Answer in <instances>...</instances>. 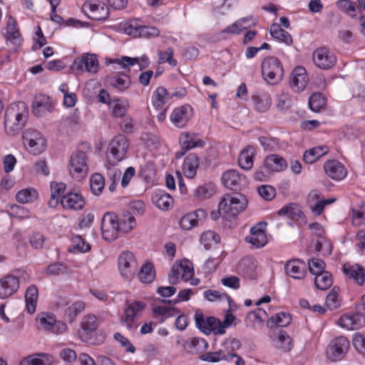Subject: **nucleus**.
I'll list each match as a JSON object with an SVG mask.
<instances>
[{
  "mask_svg": "<svg viewBox=\"0 0 365 365\" xmlns=\"http://www.w3.org/2000/svg\"><path fill=\"white\" fill-rule=\"evenodd\" d=\"M312 58L314 63L322 69L331 68L336 61L335 56L324 47L316 49Z\"/></svg>",
  "mask_w": 365,
  "mask_h": 365,
  "instance_id": "nucleus-16",
  "label": "nucleus"
},
{
  "mask_svg": "<svg viewBox=\"0 0 365 365\" xmlns=\"http://www.w3.org/2000/svg\"><path fill=\"white\" fill-rule=\"evenodd\" d=\"M247 202L245 197L240 193L227 194L219 203V215L226 219L234 218L245 209Z\"/></svg>",
  "mask_w": 365,
  "mask_h": 365,
  "instance_id": "nucleus-2",
  "label": "nucleus"
},
{
  "mask_svg": "<svg viewBox=\"0 0 365 365\" xmlns=\"http://www.w3.org/2000/svg\"><path fill=\"white\" fill-rule=\"evenodd\" d=\"M19 287V279L8 274L0 280V298L6 299L15 293Z\"/></svg>",
  "mask_w": 365,
  "mask_h": 365,
  "instance_id": "nucleus-19",
  "label": "nucleus"
},
{
  "mask_svg": "<svg viewBox=\"0 0 365 365\" xmlns=\"http://www.w3.org/2000/svg\"><path fill=\"white\" fill-rule=\"evenodd\" d=\"M179 266L180 267V268L182 269L180 270L181 279L185 282L191 280L194 275L192 263L187 259H184L179 263Z\"/></svg>",
  "mask_w": 365,
  "mask_h": 365,
  "instance_id": "nucleus-57",
  "label": "nucleus"
},
{
  "mask_svg": "<svg viewBox=\"0 0 365 365\" xmlns=\"http://www.w3.org/2000/svg\"><path fill=\"white\" fill-rule=\"evenodd\" d=\"M105 185L104 178L98 173L91 175L90 180V186L91 191L94 195H98L101 193Z\"/></svg>",
  "mask_w": 365,
  "mask_h": 365,
  "instance_id": "nucleus-56",
  "label": "nucleus"
},
{
  "mask_svg": "<svg viewBox=\"0 0 365 365\" xmlns=\"http://www.w3.org/2000/svg\"><path fill=\"white\" fill-rule=\"evenodd\" d=\"M179 142L182 150L187 151L190 149L202 147L204 142L197 138V135L194 133H183L180 135Z\"/></svg>",
  "mask_w": 365,
  "mask_h": 365,
  "instance_id": "nucleus-33",
  "label": "nucleus"
},
{
  "mask_svg": "<svg viewBox=\"0 0 365 365\" xmlns=\"http://www.w3.org/2000/svg\"><path fill=\"white\" fill-rule=\"evenodd\" d=\"M284 269L288 276L295 279H302L307 274V266L299 259L288 261L284 265Z\"/></svg>",
  "mask_w": 365,
  "mask_h": 365,
  "instance_id": "nucleus-24",
  "label": "nucleus"
},
{
  "mask_svg": "<svg viewBox=\"0 0 365 365\" xmlns=\"http://www.w3.org/2000/svg\"><path fill=\"white\" fill-rule=\"evenodd\" d=\"M351 222L356 227L365 223V210L351 209Z\"/></svg>",
  "mask_w": 365,
  "mask_h": 365,
  "instance_id": "nucleus-64",
  "label": "nucleus"
},
{
  "mask_svg": "<svg viewBox=\"0 0 365 365\" xmlns=\"http://www.w3.org/2000/svg\"><path fill=\"white\" fill-rule=\"evenodd\" d=\"M54 103L49 96H36L32 103V113L38 117H43L53 112Z\"/></svg>",
  "mask_w": 365,
  "mask_h": 365,
  "instance_id": "nucleus-14",
  "label": "nucleus"
},
{
  "mask_svg": "<svg viewBox=\"0 0 365 365\" xmlns=\"http://www.w3.org/2000/svg\"><path fill=\"white\" fill-rule=\"evenodd\" d=\"M223 185L232 190H241L247 186V178L235 170L225 171L222 176Z\"/></svg>",
  "mask_w": 365,
  "mask_h": 365,
  "instance_id": "nucleus-12",
  "label": "nucleus"
},
{
  "mask_svg": "<svg viewBox=\"0 0 365 365\" xmlns=\"http://www.w3.org/2000/svg\"><path fill=\"white\" fill-rule=\"evenodd\" d=\"M170 92L164 87H158L153 92L152 96L153 105L156 110L164 108L165 104L170 99Z\"/></svg>",
  "mask_w": 365,
  "mask_h": 365,
  "instance_id": "nucleus-37",
  "label": "nucleus"
},
{
  "mask_svg": "<svg viewBox=\"0 0 365 365\" xmlns=\"http://www.w3.org/2000/svg\"><path fill=\"white\" fill-rule=\"evenodd\" d=\"M38 198V192L34 188H26L19 190L16 195V200L21 203H30Z\"/></svg>",
  "mask_w": 365,
  "mask_h": 365,
  "instance_id": "nucleus-46",
  "label": "nucleus"
},
{
  "mask_svg": "<svg viewBox=\"0 0 365 365\" xmlns=\"http://www.w3.org/2000/svg\"><path fill=\"white\" fill-rule=\"evenodd\" d=\"M118 225L121 233L126 234L134 230L137 223L134 216L130 212H125L118 217Z\"/></svg>",
  "mask_w": 365,
  "mask_h": 365,
  "instance_id": "nucleus-34",
  "label": "nucleus"
},
{
  "mask_svg": "<svg viewBox=\"0 0 365 365\" xmlns=\"http://www.w3.org/2000/svg\"><path fill=\"white\" fill-rule=\"evenodd\" d=\"M68 172L72 178L81 180L88 173V155L82 150H77L71 155Z\"/></svg>",
  "mask_w": 365,
  "mask_h": 365,
  "instance_id": "nucleus-5",
  "label": "nucleus"
},
{
  "mask_svg": "<svg viewBox=\"0 0 365 365\" xmlns=\"http://www.w3.org/2000/svg\"><path fill=\"white\" fill-rule=\"evenodd\" d=\"M61 204L65 210L76 211L83 208L85 200L81 195L69 192L61 196Z\"/></svg>",
  "mask_w": 365,
  "mask_h": 365,
  "instance_id": "nucleus-21",
  "label": "nucleus"
},
{
  "mask_svg": "<svg viewBox=\"0 0 365 365\" xmlns=\"http://www.w3.org/2000/svg\"><path fill=\"white\" fill-rule=\"evenodd\" d=\"M230 356L231 355H229V350H226L223 347L218 351L207 352L206 354H202L200 356V359L205 361L216 363L222 361H227V359H228Z\"/></svg>",
  "mask_w": 365,
  "mask_h": 365,
  "instance_id": "nucleus-41",
  "label": "nucleus"
},
{
  "mask_svg": "<svg viewBox=\"0 0 365 365\" xmlns=\"http://www.w3.org/2000/svg\"><path fill=\"white\" fill-rule=\"evenodd\" d=\"M270 34L276 39L279 40L287 44H291L292 43V38L290 34L282 29L279 24H274L270 27Z\"/></svg>",
  "mask_w": 365,
  "mask_h": 365,
  "instance_id": "nucleus-45",
  "label": "nucleus"
},
{
  "mask_svg": "<svg viewBox=\"0 0 365 365\" xmlns=\"http://www.w3.org/2000/svg\"><path fill=\"white\" fill-rule=\"evenodd\" d=\"M261 72L264 80L270 85L279 83L284 76L281 61L274 56L267 57L262 61Z\"/></svg>",
  "mask_w": 365,
  "mask_h": 365,
  "instance_id": "nucleus-3",
  "label": "nucleus"
},
{
  "mask_svg": "<svg viewBox=\"0 0 365 365\" xmlns=\"http://www.w3.org/2000/svg\"><path fill=\"white\" fill-rule=\"evenodd\" d=\"M24 145L34 155L43 153L46 147V141L42 134L34 129H28L23 134Z\"/></svg>",
  "mask_w": 365,
  "mask_h": 365,
  "instance_id": "nucleus-9",
  "label": "nucleus"
},
{
  "mask_svg": "<svg viewBox=\"0 0 365 365\" xmlns=\"http://www.w3.org/2000/svg\"><path fill=\"white\" fill-rule=\"evenodd\" d=\"M343 272L349 279H352L359 285L364 284L361 275L362 267L359 264H345L343 267Z\"/></svg>",
  "mask_w": 365,
  "mask_h": 365,
  "instance_id": "nucleus-39",
  "label": "nucleus"
},
{
  "mask_svg": "<svg viewBox=\"0 0 365 365\" xmlns=\"http://www.w3.org/2000/svg\"><path fill=\"white\" fill-rule=\"evenodd\" d=\"M101 233L107 242H113L122 234L118 225V216L112 212L106 213L101 220Z\"/></svg>",
  "mask_w": 365,
  "mask_h": 365,
  "instance_id": "nucleus-8",
  "label": "nucleus"
},
{
  "mask_svg": "<svg viewBox=\"0 0 365 365\" xmlns=\"http://www.w3.org/2000/svg\"><path fill=\"white\" fill-rule=\"evenodd\" d=\"M332 283V275L329 272L325 271L315 275L314 284L319 289L327 290L331 286Z\"/></svg>",
  "mask_w": 365,
  "mask_h": 365,
  "instance_id": "nucleus-44",
  "label": "nucleus"
},
{
  "mask_svg": "<svg viewBox=\"0 0 365 365\" xmlns=\"http://www.w3.org/2000/svg\"><path fill=\"white\" fill-rule=\"evenodd\" d=\"M153 200L156 206L163 210H169L173 202L172 197L168 193H156L153 197Z\"/></svg>",
  "mask_w": 365,
  "mask_h": 365,
  "instance_id": "nucleus-47",
  "label": "nucleus"
},
{
  "mask_svg": "<svg viewBox=\"0 0 365 365\" xmlns=\"http://www.w3.org/2000/svg\"><path fill=\"white\" fill-rule=\"evenodd\" d=\"M257 266V262L254 258L246 257L240 261L237 272L245 277L253 278L255 277Z\"/></svg>",
  "mask_w": 365,
  "mask_h": 365,
  "instance_id": "nucleus-28",
  "label": "nucleus"
},
{
  "mask_svg": "<svg viewBox=\"0 0 365 365\" xmlns=\"http://www.w3.org/2000/svg\"><path fill=\"white\" fill-rule=\"evenodd\" d=\"M309 272L314 275L322 273L324 271L325 263L319 259H312L308 262Z\"/></svg>",
  "mask_w": 365,
  "mask_h": 365,
  "instance_id": "nucleus-62",
  "label": "nucleus"
},
{
  "mask_svg": "<svg viewBox=\"0 0 365 365\" xmlns=\"http://www.w3.org/2000/svg\"><path fill=\"white\" fill-rule=\"evenodd\" d=\"M109 107L112 110V114L114 117L121 118L125 115L129 106L128 101H120L118 99H114L108 102Z\"/></svg>",
  "mask_w": 365,
  "mask_h": 365,
  "instance_id": "nucleus-50",
  "label": "nucleus"
},
{
  "mask_svg": "<svg viewBox=\"0 0 365 365\" xmlns=\"http://www.w3.org/2000/svg\"><path fill=\"white\" fill-rule=\"evenodd\" d=\"M264 166L269 171L281 172L286 169L287 164L282 157L272 154L265 158Z\"/></svg>",
  "mask_w": 365,
  "mask_h": 365,
  "instance_id": "nucleus-29",
  "label": "nucleus"
},
{
  "mask_svg": "<svg viewBox=\"0 0 365 365\" xmlns=\"http://www.w3.org/2000/svg\"><path fill=\"white\" fill-rule=\"evenodd\" d=\"M29 115L27 106L19 101L11 103L6 110L4 128L9 135L18 133L25 125Z\"/></svg>",
  "mask_w": 365,
  "mask_h": 365,
  "instance_id": "nucleus-1",
  "label": "nucleus"
},
{
  "mask_svg": "<svg viewBox=\"0 0 365 365\" xmlns=\"http://www.w3.org/2000/svg\"><path fill=\"white\" fill-rule=\"evenodd\" d=\"M349 349V341L344 336L332 339L326 349L327 357L331 361H340L344 358Z\"/></svg>",
  "mask_w": 365,
  "mask_h": 365,
  "instance_id": "nucleus-10",
  "label": "nucleus"
},
{
  "mask_svg": "<svg viewBox=\"0 0 365 365\" xmlns=\"http://www.w3.org/2000/svg\"><path fill=\"white\" fill-rule=\"evenodd\" d=\"M339 9L346 13L351 18H355L359 11L356 4L349 0H339L336 3Z\"/></svg>",
  "mask_w": 365,
  "mask_h": 365,
  "instance_id": "nucleus-49",
  "label": "nucleus"
},
{
  "mask_svg": "<svg viewBox=\"0 0 365 365\" xmlns=\"http://www.w3.org/2000/svg\"><path fill=\"white\" fill-rule=\"evenodd\" d=\"M279 216H286L289 219L297 221L302 216V212L299 205L295 203H289L284 205L278 211Z\"/></svg>",
  "mask_w": 365,
  "mask_h": 365,
  "instance_id": "nucleus-42",
  "label": "nucleus"
},
{
  "mask_svg": "<svg viewBox=\"0 0 365 365\" xmlns=\"http://www.w3.org/2000/svg\"><path fill=\"white\" fill-rule=\"evenodd\" d=\"M324 170L326 175L334 180H341L347 175L344 165L335 160L327 161L324 165Z\"/></svg>",
  "mask_w": 365,
  "mask_h": 365,
  "instance_id": "nucleus-20",
  "label": "nucleus"
},
{
  "mask_svg": "<svg viewBox=\"0 0 365 365\" xmlns=\"http://www.w3.org/2000/svg\"><path fill=\"white\" fill-rule=\"evenodd\" d=\"M267 224L259 222L250 229V235L245 238V241L250 243L255 248L264 247L267 243V238L264 229Z\"/></svg>",
  "mask_w": 365,
  "mask_h": 365,
  "instance_id": "nucleus-15",
  "label": "nucleus"
},
{
  "mask_svg": "<svg viewBox=\"0 0 365 365\" xmlns=\"http://www.w3.org/2000/svg\"><path fill=\"white\" fill-rule=\"evenodd\" d=\"M275 346L283 352L291 350L292 347V339L284 331H281L277 337Z\"/></svg>",
  "mask_w": 365,
  "mask_h": 365,
  "instance_id": "nucleus-53",
  "label": "nucleus"
},
{
  "mask_svg": "<svg viewBox=\"0 0 365 365\" xmlns=\"http://www.w3.org/2000/svg\"><path fill=\"white\" fill-rule=\"evenodd\" d=\"M329 148L326 145H319L306 150L304 153V160L306 163L312 164L320 157L327 154Z\"/></svg>",
  "mask_w": 365,
  "mask_h": 365,
  "instance_id": "nucleus-40",
  "label": "nucleus"
},
{
  "mask_svg": "<svg viewBox=\"0 0 365 365\" xmlns=\"http://www.w3.org/2000/svg\"><path fill=\"white\" fill-rule=\"evenodd\" d=\"M38 327L45 330H52L56 324V317L51 313H42L37 318Z\"/></svg>",
  "mask_w": 365,
  "mask_h": 365,
  "instance_id": "nucleus-51",
  "label": "nucleus"
},
{
  "mask_svg": "<svg viewBox=\"0 0 365 365\" xmlns=\"http://www.w3.org/2000/svg\"><path fill=\"white\" fill-rule=\"evenodd\" d=\"M352 344L359 354H365V336L360 333L355 334Z\"/></svg>",
  "mask_w": 365,
  "mask_h": 365,
  "instance_id": "nucleus-63",
  "label": "nucleus"
},
{
  "mask_svg": "<svg viewBox=\"0 0 365 365\" xmlns=\"http://www.w3.org/2000/svg\"><path fill=\"white\" fill-rule=\"evenodd\" d=\"M309 108L314 112H319L325 106V98L320 93H313L309 101Z\"/></svg>",
  "mask_w": 365,
  "mask_h": 365,
  "instance_id": "nucleus-58",
  "label": "nucleus"
},
{
  "mask_svg": "<svg viewBox=\"0 0 365 365\" xmlns=\"http://www.w3.org/2000/svg\"><path fill=\"white\" fill-rule=\"evenodd\" d=\"M189 107L182 106L175 108L170 115L171 122L178 128L184 127L188 121Z\"/></svg>",
  "mask_w": 365,
  "mask_h": 365,
  "instance_id": "nucleus-32",
  "label": "nucleus"
},
{
  "mask_svg": "<svg viewBox=\"0 0 365 365\" xmlns=\"http://www.w3.org/2000/svg\"><path fill=\"white\" fill-rule=\"evenodd\" d=\"M207 217V212L203 209H197L193 212L185 215L180 221V227L185 230H190L197 226L199 222Z\"/></svg>",
  "mask_w": 365,
  "mask_h": 365,
  "instance_id": "nucleus-22",
  "label": "nucleus"
},
{
  "mask_svg": "<svg viewBox=\"0 0 365 365\" xmlns=\"http://www.w3.org/2000/svg\"><path fill=\"white\" fill-rule=\"evenodd\" d=\"M308 83V76L306 70L302 66L296 67L292 72L289 78V85L295 92L302 91Z\"/></svg>",
  "mask_w": 365,
  "mask_h": 365,
  "instance_id": "nucleus-18",
  "label": "nucleus"
},
{
  "mask_svg": "<svg viewBox=\"0 0 365 365\" xmlns=\"http://www.w3.org/2000/svg\"><path fill=\"white\" fill-rule=\"evenodd\" d=\"M98 327L97 319L94 315H86L83 317L81 322V328L78 330V336L83 341H88L91 335Z\"/></svg>",
  "mask_w": 365,
  "mask_h": 365,
  "instance_id": "nucleus-23",
  "label": "nucleus"
},
{
  "mask_svg": "<svg viewBox=\"0 0 365 365\" xmlns=\"http://www.w3.org/2000/svg\"><path fill=\"white\" fill-rule=\"evenodd\" d=\"M53 357L45 353H36L23 357L19 365H53Z\"/></svg>",
  "mask_w": 365,
  "mask_h": 365,
  "instance_id": "nucleus-25",
  "label": "nucleus"
},
{
  "mask_svg": "<svg viewBox=\"0 0 365 365\" xmlns=\"http://www.w3.org/2000/svg\"><path fill=\"white\" fill-rule=\"evenodd\" d=\"M138 278L143 283H150L155 279V272L151 263L143 264L138 272Z\"/></svg>",
  "mask_w": 365,
  "mask_h": 365,
  "instance_id": "nucleus-54",
  "label": "nucleus"
},
{
  "mask_svg": "<svg viewBox=\"0 0 365 365\" xmlns=\"http://www.w3.org/2000/svg\"><path fill=\"white\" fill-rule=\"evenodd\" d=\"M183 346L187 352L197 354L205 351L208 347V344L202 338L193 337L186 341Z\"/></svg>",
  "mask_w": 365,
  "mask_h": 365,
  "instance_id": "nucleus-30",
  "label": "nucleus"
},
{
  "mask_svg": "<svg viewBox=\"0 0 365 365\" xmlns=\"http://www.w3.org/2000/svg\"><path fill=\"white\" fill-rule=\"evenodd\" d=\"M255 149L253 146L248 145L243 149L238 157L239 165L245 170H250L253 166V157Z\"/></svg>",
  "mask_w": 365,
  "mask_h": 365,
  "instance_id": "nucleus-35",
  "label": "nucleus"
},
{
  "mask_svg": "<svg viewBox=\"0 0 365 365\" xmlns=\"http://www.w3.org/2000/svg\"><path fill=\"white\" fill-rule=\"evenodd\" d=\"M108 83L119 91H123L130 86V77L126 74H114L107 78Z\"/></svg>",
  "mask_w": 365,
  "mask_h": 365,
  "instance_id": "nucleus-36",
  "label": "nucleus"
},
{
  "mask_svg": "<svg viewBox=\"0 0 365 365\" xmlns=\"http://www.w3.org/2000/svg\"><path fill=\"white\" fill-rule=\"evenodd\" d=\"M118 269L121 276L130 280L138 269V263L134 255L130 251H123L118 259Z\"/></svg>",
  "mask_w": 365,
  "mask_h": 365,
  "instance_id": "nucleus-11",
  "label": "nucleus"
},
{
  "mask_svg": "<svg viewBox=\"0 0 365 365\" xmlns=\"http://www.w3.org/2000/svg\"><path fill=\"white\" fill-rule=\"evenodd\" d=\"M292 322V318L289 314L286 312H280L276 314L269 319V323H272L278 327H284L289 325Z\"/></svg>",
  "mask_w": 365,
  "mask_h": 365,
  "instance_id": "nucleus-59",
  "label": "nucleus"
},
{
  "mask_svg": "<svg viewBox=\"0 0 365 365\" xmlns=\"http://www.w3.org/2000/svg\"><path fill=\"white\" fill-rule=\"evenodd\" d=\"M115 63H118L120 68H127L128 67L133 66L135 63H143L147 65L148 63V58L146 56H143L140 58H130L128 56L123 57L120 60H115Z\"/></svg>",
  "mask_w": 365,
  "mask_h": 365,
  "instance_id": "nucleus-55",
  "label": "nucleus"
},
{
  "mask_svg": "<svg viewBox=\"0 0 365 365\" xmlns=\"http://www.w3.org/2000/svg\"><path fill=\"white\" fill-rule=\"evenodd\" d=\"M146 307V304L141 301H126L124 315L121 317V324L131 330L136 324V320Z\"/></svg>",
  "mask_w": 365,
  "mask_h": 365,
  "instance_id": "nucleus-6",
  "label": "nucleus"
},
{
  "mask_svg": "<svg viewBox=\"0 0 365 365\" xmlns=\"http://www.w3.org/2000/svg\"><path fill=\"white\" fill-rule=\"evenodd\" d=\"M255 108L257 112L264 113L272 105V98L268 93H261L252 96Z\"/></svg>",
  "mask_w": 365,
  "mask_h": 365,
  "instance_id": "nucleus-38",
  "label": "nucleus"
},
{
  "mask_svg": "<svg viewBox=\"0 0 365 365\" xmlns=\"http://www.w3.org/2000/svg\"><path fill=\"white\" fill-rule=\"evenodd\" d=\"M220 236L212 230L205 231L200 237V242L206 250H209L220 242Z\"/></svg>",
  "mask_w": 365,
  "mask_h": 365,
  "instance_id": "nucleus-48",
  "label": "nucleus"
},
{
  "mask_svg": "<svg viewBox=\"0 0 365 365\" xmlns=\"http://www.w3.org/2000/svg\"><path fill=\"white\" fill-rule=\"evenodd\" d=\"M6 30V33L5 36L6 38L10 40H17L19 38V31L16 29L15 21L12 17H9L8 19Z\"/></svg>",
  "mask_w": 365,
  "mask_h": 365,
  "instance_id": "nucleus-61",
  "label": "nucleus"
},
{
  "mask_svg": "<svg viewBox=\"0 0 365 365\" xmlns=\"http://www.w3.org/2000/svg\"><path fill=\"white\" fill-rule=\"evenodd\" d=\"M38 299V289L34 285L29 287L25 293L26 308L30 314L36 311V301Z\"/></svg>",
  "mask_w": 365,
  "mask_h": 365,
  "instance_id": "nucleus-43",
  "label": "nucleus"
},
{
  "mask_svg": "<svg viewBox=\"0 0 365 365\" xmlns=\"http://www.w3.org/2000/svg\"><path fill=\"white\" fill-rule=\"evenodd\" d=\"M129 147L128 140L123 135H118L113 138L106 153V162L115 166L125 157Z\"/></svg>",
  "mask_w": 365,
  "mask_h": 365,
  "instance_id": "nucleus-4",
  "label": "nucleus"
},
{
  "mask_svg": "<svg viewBox=\"0 0 365 365\" xmlns=\"http://www.w3.org/2000/svg\"><path fill=\"white\" fill-rule=\"evenodd\" d=\"M98 66V61L95 54L84 53L73 61L71 69L76 75H81L86 71L96 73Z\"/></svg>",
  "mask_w": 365,
  "mask_h": 365,
  "instance_id": "nucleus-7",
  "label": "nucleus"
},
{
  "mask_svg": "<svg viewBox=\"0 0 365 365\" xmlns=\"http://www.w3.org/2000/svg\"><path fill=\"white\" fill-rule=\"evenodd\" d=\"M199 167V160L195 154H189L184 160L182 172L188 178H193L196 175Z\"/></svg>",
  "mask_w": 365,
  "mask_h": 365,
  "instance_id": "nucleus-31",
  "label": "nucleus"
},
{
  "mask_svg": "<svg viewBox=\"0 0 365 365\" xmlns=\"http://www.w3.org/2000/svg\"><path fill=\"white\" fill-rule=\"evenodd\" d=\"M82 9L90 19L96 21L105 20L109 15L108 6L103 2H86Z\"/></svg>",
  "mask_w": 365,
  "mask_h": 365,
  "instance_id": "nucleus-13",
  "label": "nucleus"
},
{
  "mask_svg": "<svg viewBox=\"0 0 365 365\" xmlns=\"http://www.w3.org/2000/svg\"><path fill=\"white\" fill-rule=\"evenodd\" d=\"M59 303L61 306L66 307L64 312V319L70 323L73 322L76 316L85 308V304L81 301H77L71 304L66 299H61Z\"/></svg>",
  "mask_w": 365,
  "mask_h": 365,
  "instance_id": "nucleus-26",
  "label": "nucleus"
},
{
  "mask_svg": "<svg viewBox=\"0 0 365 365\" xmlns=\"http://www.w3.org/2000/svg\"><path fill=\"white\" fill-rule=\"evenodd\" d=\"M174 51L171 48H168L164 51L158 52V63H164L165 62L168 63L171 66H177V61L173 58Z\"/></svg>",
  "mask_w": 365,
  "mask_h": 365,
  "instance_id": "nucleus-60",
  "label": "nucleus"
},
{
  "mask_svg": "<svg viewBox=\"0 0 365 365\" xmlns=\"http://www.w3.org/2000/svg\"><path fill=\"white\" fill-rule=\"evenodd\" d=\"M215 192V187L213 183H206L199 186L195 191V196L200 200L211 197Z\"/></svg>",
  "mask_w": 365,
  "mask_h": 365,
  "instance_id": "nucleus-52",
  "label": "nucleus"
},
{
  "mask_svg": "<svg viewBox=\"0 0 365 365\" xmlns=\"http://www.w3.org/2000/svg\"><path fill=\"white\" fill-rule=\"evenodd\" d=\"M195 322L196 327L204 334H210L212 332L217 334L215 328H217L219 319L215 317H205L202 312L197 311L195 314Z\"/></svg>",
  "mask_w": 365,
  "mask_h": 365,
  "instance_id": "nucleus-17",
  "label": "nucleus"
},
{
  "mask_svg": "<svg viewBox=\"0 0 365 365\" xmlns=\"http://www.w3.org/2000/svg\"><path fill=\"white\" fill-rule=\"evenodd\" d=\"M364 317L361 314H344L339 319V324L349 330L358 329L363 326Z\"/></svg>",
  "mask_w": 365,
  "mask_h": 365,
  "instance_id": "nucleus-27",
  "label": "nucleus"
}]
</instances>
